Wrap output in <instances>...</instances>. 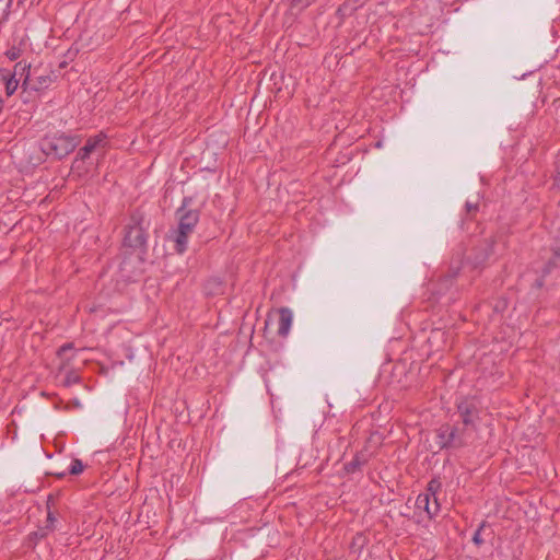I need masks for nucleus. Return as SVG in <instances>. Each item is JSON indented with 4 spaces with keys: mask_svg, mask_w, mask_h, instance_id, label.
I'll return each mask as SVG.
<instances>
[{
    "mask_svg": "<svg viewBox=\"0 0 560 560\" xmlns=\"http://www.w3.org/2000/svg\"><path fill=\"white\" fill-rule=\"evenodd\" d=\"M436 439H438V444L441 450L455 448L454 442L456 440H454V433L451 431V425H448V424L442 425L436 431Z\"/></svg>",
    "mask_w": 560,
    "mask_h": 560,
    "instance_id": "10",
    "label": "nucleus"
},
{
    "mask_svg": "<svg viewBox=\"0 0 560 560\" xmlns=\"http://www.w3.org/2000/svg\"><path fill=\"white\" fill-rule=\"evenodd\" d=\"M54 72L49 69L34 70L31 75L26 74L23 86L33 91H43L54 82Z\"/></svg>",
    "mask_w": 560,
    "mask_h": 560,
    "instance_id": "5",
    "label": "nucleus"
},
{
    "mask_svg": "<svg viewBox=\"0 0 560 560\" xmlns=\"http://www.w3.org/2000/svg\"><path fill=\"white\" fill-rule=\"evenodd\" d=\"M77 381H78V376H73V377L69 376V377H68V383H70V382H77Z\"/></svg>",
    "mask_w": 560,
    "mask_h": 560,
    "instance_id": "25",
    "label": "nucleus"
},
{
    "mask_svg": "<svg viewBox=\"0 0 560 560\" xmlns=\"http://www.w3.org/2000/svg\"><path fill=\"white\" fill-rule=\"evenodd\" d=\"M28 74L31 75L32 72H31V66L27 65L26 62H18L15 66H14V71H13V75L14 78L19 79L20 81L25 79V75Z\"/></svg>",
    "mask_w": 560,
    "mask_h": 560,
    "instance_id": "13",
    "label": "nucleus"
},
{
    "mask_svg": "<svg viewBox=\"0 0 560 560\" xmlns=\"http://www.w3.org/2000/svg\"><path fill=\"white\" fill-rule=\"evenodd\" d=\"M456 407L460 423L476 431L479 420V408L475 398H462Z\"/></svg>",
    "mask_w": 560,
    "mask_h": 560,
    "instance_id": "3",
    "label": "nucleus"
},
{
    "mask_svg": "<svg viewBox=\"0 0 560 560\" xmlns=\"http://www.w3.org/2000/svg\"><path fill=\"white\" fill-rule=\"evenodd\" d=\"M71 348H72L71 343L63 345L62 347H60L58 353L61 354L62 352L70 350Z\"/></svg>",
    "mask_w": 560,
    "mask_h": 560,
    "instance_id": "23",
    "label": "nucleus"
},
{
    "mask_svg": "<svg viewBox=\"0 0 560 560\" xmlns=\"http://www.w3.org/2000/svg\"><path fill=\"white\" fill-rule=\"evenodd\" d=\"M19 82H20V80L14 78V77H11L7 81V83H5V91H7L8 95H12L16 91Z\"/></svg>",
    "mask_w": 560,
    "mask_h": 560,
    "instance_id": "18",
    "label": "nucleus"
},
{
    "mask_svg": "<svg viewBox=\"0 0 560 560\" xmlns=\"http://www.w3.org/2000/svg\"><path fill=\"white\" fill-rule=\"evenodd\" d=\"M416 506L417 509L424 510L430 517L435 515L440 510V505L435 493L429 492L420 493L417 497Z\"/></svg>",
    "mask_w": 560,
    "mask_h": 560,
    "instance_id": "7",
    "label": "nucleus"
},
{
    "mask_svg": "<svg viewBox=\"0 0 560 560\" xmlns=\"http://www.w3.org/2000/svg\"><path fill=\"white\" fill-rule=\"evenodd\" d=\"M90 154H91V153H85V152H84V147H82V148L79 150V152H78V154H77V158H78V159H80V160H85V159H88V158L90 156Z\"/></svg>",
    "mask_w": 560,
    "mask_h": 560,
    "instance_id": "22",
    "label": "nucleus"
},
{
    "mask_svg": "<svg viewBox=\"0 0 560 560\" xmlns=\"http://www.w3.org/2000/svg\"><path fill=\"white\" fill-rule=\"evenodd\" d=\"M56 517L54 515V513L51 511H48L47 513V524H46V528L52 530L55 529V523H56Z\"/></svg>",
    "mask_w": 560,
    "mask_h": 560,
    "instance_id": "20",
    "label": "nucleus"
},
{
    "mask_svg": "<svg viewBox=\"0 0 560 560\" xmlns=\"http://www.w3.org/2000/svg\"><path fill=\"white\" fill-rule=\"evenodd\" d=\"M560 265V246L552 249V256L549 258L544 272L549 273L553 268Z\"/></svg>",
    "mask_w": 560,
    "mask_h": 560,
    "instance_id": "15",
    "label": "nucleus"
},
{
    "mask_svg": "<svg viewBox=\"0 0 560 560\" xmlns=\"http://www.w3.org/2000/svg\"><path fill=\"white\" fill-rule=\"evenodd\" d=\"M293 320L292 311L288 307H282L279 310V318H278V335L281 337H287L290 332L291 325Z\"/></svg>",
    "mask_w": 560,
    "mask_h": 560,
    "instance_id": "9",
    "label": "nucleus"
},
{
    "mask_svg": "<svg viewBox=\"0 0 560 560\" xmlns=\"http://www.w3.org/2000/svg\"><path fill=\"white\" fill-rule=\"evenodd\" d=\"M478 208H479L478 202L467 201L465 205L467 217L472 218L474 214L478 211Z\"/></svg>",
    "mask_w": 560,
    "mask_h": 560,
    "instance_id": "19",
    "label": "nucleus"
},
{
    "mask_svg": "<svg viewBox=\"0 0 560 560\" xmlns=\"http://www.w3.org/2000/svg\"><path fill=\"white\" fill-rule=\"evenodd\" d=\"M147 243L145 231L142 226V217L139 213L131 215V224L126 232L124 244L131 248L144 247Z\"/></svg>",
    "mask_w": 560,
    "mask_h": 560,
    "instance_id": "4",
    "label": "nucleus"
},
{
    "mask_svg": "<svg viewBox=\"0 0 560 560\" xmlns=\"http://www.w3.org/2000/svg\"><path fill=\"white\" fill-rule=\"evenodd\" d=\"M480 530H481V528H478V529H477V532L474 534V537H472V541H474L476 545H480V544H482V539H481Z\"/></svg>",
    "mask_w": 560,
    "mask_h": 560,
    "instance_id": "21",
    "label": "nucleus"
},
{
    "mask_svg": "<svg viewBox=\"0 0 560 560\" xmlns=\"http://www.w3.org/2000/svg\"><path fill=\"white\" fill-rule=\"evenodd\" d=\"M12 1L13 0H0V23L8 19Z\"/></svg>",
    "mask_w": 560,
    "mask_h": 560,
    "instance_id": "16",
    "label": "nucleus"
},
{
    "mask_svg": "<svg viewBox=\"0 0 560 560\" xmlns=\"http://www.w3.org/2000/svg\"><path fill=\"white\" fill-rule=\"evenodd\" d=\"M24 39L22 38L19 43V45L16 44H13L7 51H5V56L10 59V60H16L19 59L23 51H24Z\"/></svg>",
    "mask_w": 560,
    "mask_h": 560,
    "instance_id": "14",
    "label": "nucleus"
},
{
    "mask_svg": "<svg viewBox=\"0 0 560 560\" xmlns=\"http://www.w3.org/2000/svg\"><path fill=\"white\" fill-rule=\"evenodd\" d=\"M433 490H434L433 481H431V482L429 483V488H428V491H427V492H429V493H435Z\"/></svg>",
    "mask_w": 560,
    "mask_h": 560,
    "instance_id": "24",
    "label": "nucleus"
},
{
    "mask_svg": "<svg viewBox=\"0 0 560 560\" xmlns=\"http://www.w3.org/2000/svg\"><path fill=\"white\" fill-rule=\"evenodd\" d=\"M366 462L368 456L363 453H359L354 456V458L351 462L345 464V470L348 474H353L357 470H359L364 464H366Z\"/></svg>",
    "mask_w": 560,
    "mask_h": 560,
    "instance_id": "12",
    "label": "nucleus"
},
{
    "mask_svg": "<svg viewBox=\"0 0 560 560\" xmlns=\"http://www.w3.org/2000/svg\"><path fill=\"white\" fill-rule=\"evenodd\" d=\"M77 145L78 141L75 138L66 136L63 133L46 136L40 140L42 152L56 159H62L67 156L75 149Z\"/></svg>",
    "mask_w": 560,
    "mask_h": 560,
    "instance_id": "2",
    "label": "nucleus"
},
{
    "mask_svg": "<svg viewBox=\"0 0 560 560\" xmlns=\"http://www.w3.org/2000/svg\"><path fill=\"white\" fill-rule=\"evenodd\" d=\"M494 244L495 241L492 238L482 241L472 249V253L468 257L469 262L475 268L485 266L489 258L494 254Z\"/></svg>",
    "mask_w": 560,
    "mask_h": 560,
    "instance_id": "6",
    "label": "nucleus"
},
{
    "mask_svg": "<svg viewBox=\"0 0 560 560\" xmlns=\"http://www.w3.org/2000/svg\"><path fill=\"white\" fill-rule=\"evenodd\" d=\"M178 228L175 232V249L182 254L187 248L188 236L192 233L196 224L199 221V212L197 210H186V200L183 206L177 210Z\"/></svg>",
    "mask_w": 560,
    "mask_h": 560,
    "instance_id": "1",
    "label": "nucleus"
},
{
    "mask_svg": "<svg viewBox=\"0 0 560 560\" xmlns=\"http://www.w3.org/2000/svg\"><path fill=\"white\" fill-rule=\"evenodd\" d=\"M83 469H84V465H83L82 460L75 458L70 464L69 474L70 475H79L83 471Z\"/></svg>",
    "mask_w": 560,
    "mask_h": 560,
    "instance_id": "17",
    "label": "nucleus"
},
{
    "mask_svg": "<svg viewBox=\"0 0 560 560\" xmlns=\"http://www.w3.org/2000/svg\"><path fill=\"white\" fill-rule=\"evenodd\" d=\"M557 171H558V177H559V179H560V161H559V164H558Z\"/></svg>",
    "mask_w": 560,
    "mask_h": 560,
    "instance_id": "26",
    "label": "nucleus"
},
{
    "mask_svg": "<svg viewBox=\"0 0 560 560\" xmlns=\"http://www.w3.org/2000/svg\"><path fill=\"white\" fill-rule=\"evenodd\" d=\"M451 431L454 433V440H456L454 442L455 448L466 446L470 442L472 433L476 432L462 423L451 425Z\"/></svg>",
    "mask_w": 560,
    "mask_h": 560,
    "instance_id": "8",
    "label": "nucleus"
},
{
    "mask_svg": "<svg viewBox=\"0 0 560 560\" xmlns=\"http://www.w3.org/2000/svg\"><path fill=\"white\" fill-rule=\"evenodd\" d=\"M107 144V137L105 133L100 132L96 136L90 137L84 144L85 153H93L97 149H104Z\"/></svg>",
    "mask_w": 560,
    "mask_h": 560,
    "instance_id": "11",
    "label": "nucleus"
}]
</instances>
